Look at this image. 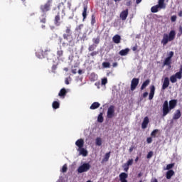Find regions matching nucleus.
<instances>
[{"label":"nucleus","mask_w":182,"mask_h":182,"mask_svg":"<svg viewBox=\"0 0 182 182\" xmlns=\"http://www.w3.org/2000/svg\"><path fill=\"white\" fill-rule=\"evenodd\" d=\"M147 96H149V92H145L143 94V97H147Z\"/></svg>","instance_id":"13d9d810"},{"label":"nucleus","mask_w":182,"mask_h":182,"mask_svg":"<svg viewBox=\"0 0 182 182\" xmlns=\"http://www.w3.org/2000/svg\"><path fill=\"white\" fill-rule=\"evenodd\" d=\"M107 119H113V117H114V105H110L109 107L107 109Z\"/></svg>","instance_id":"6e6552de"},{"label":"nucleus","mask_w":182,"mask_h":182,"mask_svg":"<svg viewBox=\"0 0 182 182\" xmlns=\"http://www.w3.org/2000/svg\"><path fill=\"white\" fill-rule=\"evenodd\" d=\"M99 53V52L97 51H93L92 53H90V56H96V55H97Z\"/></svg>","instance_id":"5fc2aeb1"},{"label":"nucleus","mask_w":182,"mask_h":182,"mask_svg":"<svg viewBox=\"0 0 182 182\" xmlns=\"http://www.w3.org/2000/svg\"><path fill=\"white\" fill-rule=\"evenodd\" d=\"M151 182H159V181H157V179L154 178L153 181H151Z\"/></svg>","instance_id":"774afa93"},{"label":"nucleus","mask_w":182,"mask_h":182,"mask_svg":"<svg viewBox=\"0 0 182 182\" xmlns=\"http://www.w3.org/2000/svg\"><path fill=\"white\" fill-rule=\"evenodd\" d=\"M96 48H97V45L92 44L89 46L88 50H89V52H93V50H95V49H96Z\"/></svg>","instance_id":"c9c22d12"},{"label":"nucleus","mask_w":182,"mask_h":182,"mask_svg":"<svg viewBox=\"0 0 182 182\" xmlns=\"http://www.w3.org/2000/svg\"><path fill=\"white\" fill-rule=\"evenodd\" d=\"M66 93H68V91H66V89L63 88L60 90L58 93V96L60 97H64V96H66Z\"/></svg>","instance_id":"b1692460"},{"label":"nucleus","mask_w":182,"mask_h":182,"mask_svg":"<svg viewBox=\"0 0 182 182\" xmlns=\"http://www.w3.org/2000/svg\"><path fill=\"white\" fill-rule=\"evenodd\" d=\"M65 85H69V79L66 78L65 80Z\"/></svg>","instance_id":"052dcab7"},{"label":"nucleus","mask_w":182,"mask_h":182,"mask_svg":"<svg viewBox=\"0 0 182 182\" xmlns=\"http://www.w3.org/2000/svg\"><path fill=\"white\" fill-rule=\"evenodd\" d=\"M103 112H100L97 117V122L98 123H103Z\"/></svg>","instance_id":"c85d7f7f"},{"label":"nucleus","mask_w":182,"mask_h":182,"mask_svg":"<svg viewBox=\"0 0 182 182\" xmlns=\"http://www.w3.org/2000/svg\"><path fill=\"white\" fill-rule=\"evenodd\" d=\"M127 16H129V9L124 10L119 14V18L122 21H126L127 19Z\"/></svg>","instance_id":"9b49d317"},{"label":"nucleus","mask_w":182,"mask_h":182,"mask_svg":"<svg viewBox=\"0 0 182 182\" xmlns=\"http://www.w3.org/2000/svg\"><path fill=\"white\" fill-rule=\"evenodd\" d=\"M177 21V16L174 15L171 17V22H176Z\"/></svg>","instance_id":"09e8293b"},{"label":"nucleus","mask_w":182,"mask_h":182,"mask_svg":"<svg viewBox=\"0 0 182 182\" xmlns=\"http://www.w3.org/2000/svg\"><path fill=\"white\" fill-rule=\"evenodd\" d=\"M129 50L130 49L125 48L124 50H121L119 53L121 56H126V55H128Z\"/></svg>","instance_id":"5701e85b"},{"label":"nucleus","mask_w":182,"mask_h":182,"mask_svg":"<svg viewBox=\"0 0 182 182\" xmlns=\"http://www.w3.org/2000/svg\"><path fill=\"white\" fill-rule=\"evenodd\" d=\"M121 182H127V179L120 180Z\"/></svg>","instance_id":"338daca9"},{"label":"nucleus","mask_w":182,"mask_h":182,"mask_svg":"<svg viewBox=\"0 0 182 182\" xmlns=\"http://www.w3.org/2000/svg\"><path fill=\"white\" fill-rule=\"evenodd\" d=\"M39 19L41 23H46V14L41 15Z\"/></svg>","instance_id":"a878e982"},{"label":"nucleus","mask_w":182,"mask_h":182,"mask_svg":"<svg viewBox=\"0 0 182 182\" xmlns=\"http://www.w3.org/2000/svg\"><path fill=\"white\" fill-rule=\"evenodd\" d=\"M161 9L163 8H166L164 6V0H159V4L157 5Z\"/></svg>","instance_id":"f704fd0d"},{"label":"nucleus","mask_w":182,"mask_h":182,"mask_svg":"<svg viewBox=\"0 0 182 182\" xmlns=\"http://www.w3.org/2000/svg\"><path fill=\"white\" fill-rule=\"evenodd\" d=\"M123 168H124V171H125L126 173H127V171H129V166L128 164H127L126 163L124 164V165L122 166Z\"/></svg>","instance_id":"58836bf2"},{"label":"nucleus","mask_w":182,"mask_h":182,"mask_svg":"<svg viewBox=\"0 0 182 182\" xmlns=\"http://www.w3.org/2000/svg\"><path fill=\"white\" fill-rule=\"evenodd\" d=\"M59 43L62 45L63 48H66L67 46H70L72 41H73V37L72 36V27L67 26L65 28V33L63 34V38L59 37Z\"/></svg>","instance_id":"f257e3e1"},{"label":"nucleus","mask_w":182,"mask_h":182,"mask_svg":"<svg viewBox=\"0 0 182 182\" xmlns=\"http://www.w3.org/2000/svg\"><path fill=\"white\" fill-rule=\"evenodd\" d=\"M48 52H50V49L46 47V48H42L40 51L37 52L36 55L39 59H42V58H45V56L48 55Z\"/></svg>","instance_id":"0eeeda50"},{"label":"nucleus","mask_w":182,"mask_h":182,"mask_svg":"<svg viewBox=\"0 0 182 182\" xmlns=\"http://www.w3.org/2000/svg\"><path fill=\"white\" fill-rule=\"evenodd\" d=\"M103 68H110V63L109 62H104L102 63Z\"/></svg>","instance_id":"a18cd8bd"},{"label":"nucleus","mask_w":182,"mask_h":182,"mask_svg":"<svg viewBox=\"0 0 182 182\" xmlns=\"http://www.w3.org/2000/svg\"><path fill=\"white\" fill-rule=\"evenodd\" d=\"M149 122L150 120L149 119V117H145L141 124V129H147Z\"/></svg>","instance_id":"4468645a"},{"label":"nucleus","mask_w":182,"mask_h":182,"mask_svg":"<svg viewBox=\"0 0 182 182\" xmlns=\"http://www.w3.org/2000/svg\"><path fill=\"white\" fill-rule=\"evenodd\" d=\"M90 170V164L89 163H85L77 168V173H86V171H89Z\"/></svg>","instance_id":"423d86ee"},{"label":"nucleus","mask_w":182,"mask_h":182,"mask_svg":"<svg viewBox=\"0 0 182 182\" xmlns=\"http://www.w3.org/2000/svg\"><path fill=\"white\" fill-rule=\"evenodd\" d=\"M75 145H77L79 149H82L85 145V141L82 139H77L75 142Z\"/></svg>","instance_id":"2eb2a0df"},{"label":"nucleus","mask_w":182,"mask_h":182,"mask_svg":"<svg viewBox=\"0 0 182 182\" xmlns=\"http://www.w3.org/2000/svg\"><path fill=\"white\" fill-rule=\"evenodd\" d=\"M98 107H100V103L95 102L91 105L90 109L91 110H95V109H98Z\"/></svg>","instance_id":"6ab92c4d"},{"label":"nucleus","mask_w":182,"mask_h":182,"mask_svg":"<svg viewBox=\"0 0 182 182\" xmlns=\"http://www.w3.org/2000/svg\"><path fill=\"white\" fill-rule=\"evenodd\" d=\"M154 92H156V87H154V85H151L150 87V93L149 95V100H152L153 97H154Z\"/></svg>","instance_id":"ddd939ff"},{"label":"nucleus","mask_w":182,"mask_h":182,"mask_svg":"<svg viewBox=\"0 0 182 182\" xmlns=\"http://www.w3.org/2000/svg\"><path fill=\"white\" fill-rule=\"evenodd\" d=\"M77 73L76 69H73L72 70V73H73L74 75H76V73Z\"/></svg>","instance_id":"bf43d9fd"},{"label":"nucleus","mask_w":182,"mask_h":182,"mask_svg":"<svg viewBox=\"0 0 182 182\" xmlns=\"http://www.w3.org/2000/svg\"><path fill=\"white\" fill-rule=\"evenodd\" d=\"M176 39V31L172 30L169 32L168 34L164 33L163 38L161 40L162 45L166 46L168 42H171Z\"/></svg>","instance_id":"7ed1b4c3"},{"label":"nucleus","mask_w":182,"mask_h":182,"mask_svg":"<svg viewBox=\"0 0 182 182\" xmlns=\"http://www.w3.org/2000/svg\"><path fill=\"white\" fill-rule=\"evenodd\" d=\"M164 65L165 66H170L171 65V59L167 57L164 61Z\"/></svg>","instance_id":"cd10ccee"},{"label":"nucleus","mask_w":182,"mask_h":182,"mask_svg":"<svg viewBox=\"0 0 182 182\" xmlns=\"http://www.w3.org/2000/svg\"><path fill=\"white\" fill-rule=\"evenodd\" d=\"M66 171H68V165L64 164L62 167L61 173H66Z\"/></svg>","instance_id":"a19ab883"},{"label":"nucleus","mask_w":182,"mask_h":182,"mask_svg":"<svg viewBox=\"0 0 182 182\" xmlns=\"http://www.w3.org/2000/svg\"><path fill=\"white\" fill-rule=\"evenodd\" d=\"M56 69H58V65H53L52 66V70L53 72H55V70H56Z\"/></svg>","instance_id":"6e6d98bb"},{"label":"nucleus","mask_w":182,"mask_h":182,"mask_svg":"<svg viewBox=\"0 0 182 182\" xmlns=\"http://www.w3.org/2000/svg\"><path fill=\"white\" fill-rule=\"evenodd\" d=\"M110 151L108 153H106L105 155V157L102 159V163H105L106 161H109V159H110Z\"/></svg>","instance_id":"bb28decb"},{"label":"nucleus","mask_w":182,"mask_h":182,"mask_svg":"<svg viewBox=\"0 0 182 182\" xmlns=\"http://www.w3.org/2000/svg\"><path fill=\"white\" fill-rule=\"evenodd\" d=\"M153 142V138L151 137H148L146 139V143H148V144H150V143H152Z\"/></svg>","instance_id":"8fccbe9b"},{"label":"nucleus","mask_w":182,"mask_h":182,"mask_svg":"<svg viewBox=\"0 0 182 182\" xmlns=\"http://www.w3.org/2000/svg\"><path fill=\"white\" fill-rule=\"evenodd\" d=\"M153 151H150L146 155V159H151L153 157Z\"/></svg>","instance_id":"c03bdc74"},{"label":"nucleus","mask_w":182,"mask_h":182,"mask_svg":"<svg viewBox=\"0 0 182 182\" xmlns=\"http://www.w3.org/2000/svg\"><path fill=\"white\" fill-rule=\"evenodd\" d=\"M142 0H136V4H140V2H141Z\"/></svg>","instance_id":"69168bd1"},{"label":"nucleus","mask_w":182,"mask_h":182,"mask_svg":"<svg viewBox=\"0 0 182 182\" xmlns=\"http://www.w3.org/2000/svg\"><path fill=\"white\" fill-rule=\"evenodd\" d=\"M80 153L84 157H86V156H87V151L86 149H85L84 148L80 149Z\"/></svg>","instance_id":"2f4dec72"},{"label":"nucleus","mask_w":182,"mask_h":182,"mask_svg":"<svg viewBox=\"0 0 182 182\" xmlns=\"http://www.w3.org/2000/svg\"><path fill=\"white\" fill-rule=\"evenodd\" d=\"M177 106V100H171L169 101V107H168V101L166 100L164 101L163 105H162V112H163V117H165V116H167L169 112H171L174 107Z\"/></svg>","instance_id":"f03ea898"},{"label":"nucleus","mask_w":182,"mask_h":182,"mask_svg":"<svg viewBox=\"0 0 182 182\" xmlns=\"http://www.w3.org/2000/svg\"><path fill=\"white\" fill-rule=\"evenodd\" d=\"M68 6L69 9H70V7L72 6V4H70V2H68Z\"/></svg>","instance_id":"680f3d73"},{"label":"nucleus","mask_w":182,"mask_h":182,"mask_svg":"<svg viewBox=\"0 0 182 182\" xmlns=\"http://www.w3.org/2000/svg\"><path fill=\"white\" fill-rule=\"evenodd\" d=\"M95 23H96V16H95V15L92 14L91 18V25H95Z\"/></svg>","instance_id":"79ce46f5"},{"label":"nucleus","mask_w":182,"mask_h":182,"mask_svg":"<svg viewBox=\"0 0 182 182\" xmlns=\"http://www.w3.org/2000/svg\"><path fill=\"white\" fill-rule=\"evenodd\" d=\"M133 52H136L137 50V44H136L133 48H132Z\"/></svg>","instance_id":"4d7b16f0"},{"label":"nucleus","mask_w":182,"mask_h":182,"mask_svg":"<svg viewBox=\"0 0 182 182\" xmlns=\"http://www.w3.org/2000/svg\"><path fill=\"white\" fill-rule=\"evenodd\" d=\"M168 86H170V80L166 77L162 85V90H166Z\"/></svg>","instance_id":"f8f14e48"},{"label":"nucleus","mask_w":182,"mask_h":182,"mask_svg":"<svg viewBox=\"0 0 182 182\" xmlns=\"http://www.w3.org/2000/svg\"><path fill=\"white\" fill-rule=\"evenodd\" d=\"M139 79L133 78L131 81V90H135L136 87L139 85Z\"/></svg>","instance_id":"1a4fd4ad"},{"label":"nucleus","mask_w":182,"mask_h":182,"mask_svg":"<svg viewBox=\"0 0 182 182\" xmlns=\"http://www.w3.org/2000/svg\"><path fill=\"white\" fill-rule=\"evenodd\" d=\"M62 20L60 19V13H58V14L55 16L54 18V25L55 26H60L62 25Z\"/></svg>","instance_id":"9d476101"},{"label":"nucleus","mask_w":182,"mask_h":182,"mask_svg":"<svg viewBox=\"0 0 182 182\" xmlns=\"http://www.w3.org/2000/svg\"><path fill=\"white\" fill-rule=\"evenodd\" d=\"M62 56H63V50H58L57 51L58 59H59V58H62Z\"/></svg>","instance_id":"4c0bfd02"},{"label":"nucleus","mask_w":182,"mask_h":182,"mask_svg":"<svg viewBox=\"0 0 182 182\" xmlns=\"http://www.w3.org/2000/svg\"><path fill=\"white\" fill-rule=\"evenodd\" d=\"M112 66H113V68H116V66H117V63H114L112 64Z\"/></svg>","instance_id":"e2e57ef3"},{"label":"nucleus","mask_w":182,"mask_h":182,"mask_svg":"<svg viewBox=\"0 0 182 182\" xmlns=\"http://www.w3.org/2000/svg\"><path fill=\"white\" fill-rule=\"evenodd\" d=\"M102 85H106L107 83V78H103L101 82Z\"/></svg>","instance_id":"603ef678"},{"label":"nucleus","mask_w":182,"mask_h":182,"mask_svg":"<svg viewBox=\"0 0 182 182\" xmlns=\"http://www.w3.org/2000/svg\"><path fill=\"white\" fill-rule=\"evenodd\" d=\"M159 8H160L159 6L156 5V6H153L151 8V11L153 13V14H156V12H159Z\"/></svg>","instance_id":"c756f323"},{"label":"nucleus","mask_w":182,"mask_h":182,"mask_svg":"<svg viewBox=\"0 0 182 182\" xmlns=\"http://www.w3.org/2000/svg\"><path fill=\"white\" fill-rule=\"evenodd\" d=\"M95 144H96V146H101L102 145V138L97 137L95 139Z\"/></svg>","instance_id":"e433bc0d"},{"label":"nucleus","mask_w":182,"mask_h":182,"mask_svg":"<svg viewBox=\"0 0 182 182\" xmlns=\"http://www.w3.org/2000/svg\"><path fill=\"white\" fill-rule=\"evenodd\" d=\"M87 16V5H84L83 11H82L83 21H85Z\"/></svg>","instance_id":"aec40b11"},{"label":"nucleus","mask_w":182,"mask_h":182,"mask_svg":"<svg viewBox=\"0 0 182 182\" xmlns=\"http://www.w3.org/2000/svg\"><path fill=\"white\" fill-rule=\"evenodd\" d=\"M149 85H150V80H146L143 84L141 86V90H144V89H146V87H147V86H149Z\"/></svg>","instance_id":"412c9836"},{"label":"nucleus","mask_w":182,"mask_h":182,"mask_svg":"<svg viewBox=\"0 0 182 182\" xmlns=\"http://www.w3.org/2000/svg\"><path fill=\"white\" fill-rule=\"evenodd\" d=\"M175 173L173 170H169L166 172V177L167 180H170L173 176H174Z\"/></svg>","instance_id":"a211bd4d"},{"label":"nucleus","mask_w":182,"mask_h":182,"mask_svg":"<svg viewBox=\"0 0 182 182\" xmlns=\"http://www.w3.org/2000/svg\"><path fill=\"white\" fill-rule=\"evenodd\" d=\"M52 106H53V109H59L60 104L57 101H54L52 104Z\"/></svg>","instance_id":"7c9ffc66"},{"label":"nucleus","mask_w":182,"mask_h":182,"mask_svg":"<svg viewBox=\"0 0 182 182\" xmlns=\"http://www.w3.org/2000/svg\"><path fill=\"white\" fill-rule=\"evenodd\" d=\"M133 161H134V160H133V159H129L127 161V164L128 165V166H132L133 165Z\"/></svg>","instance_id":"de8ad7c7"},{"label":"nucleus","mask_w":182,"mask_h":182,"mask_svg":"<svg viewBox=\"0 0 182 182\" xmlns=\"http://www.w3.org/2000/svg\"><path fill=\"white\" fill-rule=\"evenodd\" d=\"M51 6H52V0H48L46 4H42L40 6V9L43 14H46V12H49V11H50Z\"/></svg>","instance_id":"39448f33"},{"label":"nucleus","mask_w":182,"mask_h":182,"mask_svg":"<svg viewBox=\"0 0 182 182\" xmlns=\"http://www.w3.org/2000/svg\"><path fill=\"white\" fill-rule=\"evenodd\" d=\"M92 42L95 45H99L100 43V37L97 36V38H92Z\"/></svg>","instance_id":"72a5a7b5"},{"label":"nucleus","mask_w":182,"mask_h":182,"mask_svg":"<svg viewBox=\"0 0 182 182\" xmlns=\"http://www.w3.org/2000/svg\"><path fill=\"white\" fill-rule=\"evenodd\" d=\"M173 167H174V163L173 164H169L166 166V170H171V168H173Z\"/></svg>","instance_id":"37998d69"},{"label":"nucleus","mask_w":182,"mask_h":182,"mask_svg":"<svg viewBox=\"0 0 182 182\" xmlns=\"http://www.w3.org/2000/svg\"><path fill=\"white\" fill-rule=\"evenodd\" d=\"M181 78H182V65L180 66L179 71L170 77V81L171 82V83H176L177 82V79L180 80Z\"/></svg>","instance_id":"20e7f679"},{"label":"nucleus","mask_w":182,"mask_h":182,"mask_svg":"<svg viewBox=\"0 0 182 182\" xmlns=\"http://www.w3.org/2000/svg\"><path fill=\"white\" fill-rule=\"evenodd\" d=\"M180 117H181V112L180 109H177L173 114V120H178V119H180Z\"/></svg>","instance_id":"dca6fc26"},{"label":"nucleus","mask_w":182,"mask_h":182,"mask_svg":"<svg viewBox=\"0 0 182 182\" xmlns=\"http://www.w3.org/2000/svg\"><path fill=\"white\" fill-rule=\"evenodd\" d=\"M173 56H174V52L171 51L167 58L171 60V58H173Z\"/></svg>","instance_id":"3c124183"},{"label":"nucleus","mask_w":182,"mask_h":182,"mask_svg":"<svg viewBox=\"0 0 182 182\" xmlns=\"http://www.w3.org/2000/svg\"><path fill=\"white\" fill-rule=\"evenodd\" d=\"M181 35H182V26H180L179 28H178V33L177 34L178 38H180V36H181Z\"/></svg>","instance_id":"49530a36"},{"label":"nucleus","mask_w":182,"mask_h":182,"mask_svg":"<svg viewBox=\"0 0 182 182\" xmlns=\"http://www.w3.org/2000/svg\"><path fill=\"white\" fill-rule=\"evenodd\" d=\"M112 41L114 43H120V41H122V37H120L119 35L117 34L114 36V37L112 38Z\"/></svg>","instance_id":"f3484780"},{"label":"nucleus","mask_w":182,"mask_h":182,"mask_svg":"<svg viewBox=\"0 0 182 182\" xmlns=\"http://www.w3.org/2000/svg\"><path fill=\"white\" fill-rule=\"evenodd\" d=\"M90 79H93V80H96V79H97L96 75L91 74Z\"/></svg>","instance_id":"864d4df0"},{"label":"nucleus","mask_w":182,"mask_h":182,"mask_svg":"<svg viewBox=\"0 0 182 182\" xmlns=\"http://www.w3.org/2000/svg\"><path fill=\"white\" fill-rule=\"evenodd\" d=\"M129 175L124 172H122L119 174V180H127Z\"/></svg>","instance_id":"393cba45"},{"label":"nucleus","mask_w":182,"mask_h":182,"mask_svg":"<svg viewBox=\"0 0 182 182\" xmlns=\"http://www.w3.org/2000/svg\"><path fill=\"white\" fill-rule=\"evenodd\" d=\"M58 8L59 10H62V13L64 14V15H65V9H66V7L65 6V3L63 2H61V3H59L58 6Z\"/></svg>","instance_id":"4be33fe9"},{"label":"nucleus","mask_w":182,"mask_h":182,"mask_svg":"<svg viewBox=\"0 0 182 182\" xmlns=\"http://www.w3.org/2000/svg\"><path fill=\"white\" fill-rule=\"evenodd\" d=\"M157 133H159V129H154V131H152V132L151 133V136L154 138H156V136L157 135Z\"/></svg>","instance_id":"ea45409f"},{"label":"nucleus","mask_w":182,"mask_h":182,"mask_svg":"<svg viewBox=\"0 0 182 182\" xmlns=\"http://www.w3.org/2000/svg\"><path fill=\"white\" fill-rule=\"evenodd\" d=\"M178 16H180V18L182 17V11H181L178 13Z\"/></svg>","instance_id":"0e129e2a"},{"label":"nucleus","mask_w":182,"mask_h":182,"mask_svg":"<svg viewBox=\"0 0 182 182\" xmlns=\"http://www.w3.org/2000/svg\"><path fill=\"white\" fill-rule=\"evenodd\" d=\"M83 28V24H80L75 28V31H77V33L80 34L82 33V28Z\"/></svg>","instance_id":"473e14b6"}]
</instances>
